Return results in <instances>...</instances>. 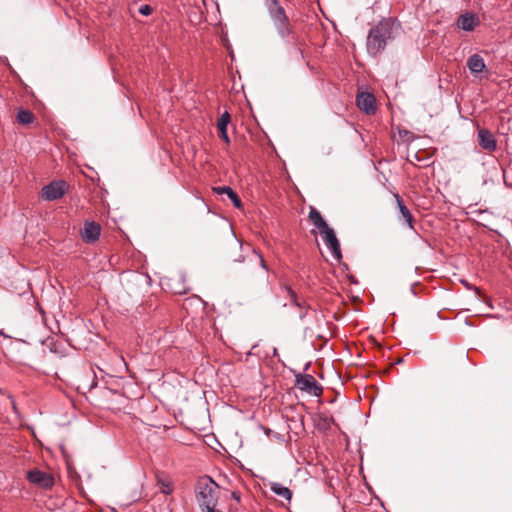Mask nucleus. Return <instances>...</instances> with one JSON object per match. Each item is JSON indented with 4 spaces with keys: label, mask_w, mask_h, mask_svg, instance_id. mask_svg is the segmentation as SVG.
Instances as JSON below:
<instances>
[{
    "label": "nucleus",
    "mask_w": 512,
    "mask_h": 512,
    "mask_svg": "<svg viewBox=\"0 0 512 512\" xmlns=\"http://www.w3.org/2000/svg\"><path fill=\"white\" fill-rule=\"evenodd\" d=\"M399 24L393 18H383L373 26L367 35L366 49L372 57H378L385 50L387 44L394 40Z\"/></svg>",
    "instance_id": "1"
},
{
    "label": "nucleus",
    "mask_w": 512,
    "mask_h": 512,
    "mask_svg": "<svg viewBox=\"0 0 512 512\" xmlns=\"http://www.w3.org/2000/svg\"><path fill=\"white\" fill-rule=\"evenodd\" d=\"M308 217L312 224L317 229H319L322 239L326 246L330 249L333 257L340 261L342 258V253L339 240L337 239L334 230L328 226L320 212L314 207L310 208Z\"/></svg>",
    "instance_id": "2"
},
{
    "label": "nucleus",
    "mask_w": 512,
    "mask_h": 512,
    "mask_svg": "<svg viewBox=\"0 0 512 512\" xmlns=\"http://www.w3.org/2000/svg\"><path fill=\"white\" fill-rule=\"evenodd\" d=\"M219 489V485L210 476L205 475L198 478L195 485V496L202 510L207 507H216Z\"/></svg>",
    "instance_id": "3"
},
{
    "label": "nucleus",
    "mask_w": 512,
    "mask_h": 512,
    "mask_svg": "<svg viewBox=\"0 0 512 512\" xmlns=\"http://www.w3.org/2000/svg\"><path fill=\"white\" fill-rule=\"evenodd\" d=\"M265 7L279 36L283 39L291 36L294 33L293 26L280 2L278 0H266Z\"/></svg>",
    "instance_id": "4"
},
{
    "label": "nucleus",
    "mask_w": 512,
    "mask_h": 512,
    "mask_svg": "<svg viewBox=\"0 0 512 512\" xmlns=\"http://www.w3.org/2000/svg\"><path fill=\"white\" fill-rule=\"evenodd\" d=\"M295 386L301 391L307 392L313 396L319 397L323 388L316 379L310 374H297L295 377Z\"/></svg>",
    "instance_id": "5"
},
{
    "label": "nucleus",
    "mask_w": 512,
    "mask_h": 512,
    "mask_svg": "<svg viewBox=\"0 0 512 512\" xmlns=\"http://www.w3.org/2000/svg\"><path fill=\"white\" fill-rule=\"evenodd\" d=\"M67 188V183L64 180H55L41 189L40 196L46 201H55L66 194Z\"/></svg>",
    "instance_id": "6"
},
{
    "label": "nucleus",
    "mask_w": 512,
    "mask_h": 512,
    "mask_svg": "<svg viewBox=\"0 0 512 512\" xmlns=\"http://www.w3.org/2000/svg\"><path fill=\"white\" fill-rule=\"evenodd\" d=\"M235 245L238 248H240L242 251L244 250L242 243L236 241ZM245 250L247 252V255L241 254L239 257L233 258V261L239 262V263L245 262L246 260H249L251 262L254 261V262L258 263L264 270L268 271V267L266 265L264 257L260 252H258L254 248H252L250 245H246Z\"/></svg>",
    "instance_id": "7"
},
{
    "label": "nucleus",
    "mask_w": 512,
    "mask_h": 512,
    "mask_svg": "<svg viewBox=\"0 0 512 512\" xmlns=\"http://www.w3.org/2000/svg\"><path fill=\"white\" fill-rule=\"evenodd\" d=\"M356 104L358 108L367 115H373L377 110L376 98L369 92L359 93L356 97Z\"/></svg>",
    "instance_id": "8"
},
{
    "label": "nucleus",
    "mask_w": 512,
    "mask_h": 512,
    "mask_svg": "<svg viewBox=\"0 0 512 512\" xmlns=\"http://www.w3.org/2000/svg\"><path fill=\"white\" fill-rule=\"evenodd\" d=\"M479 146L488 152H494L497 149V140L494 134L485 128H479L477 132Z\"/></svg>",
    "instance_id": "9"
},
{
    "label": "nucleus",
    "mask_w": 512,
    "mask_h": 512,
    "mask_svg": "<svg viewBox=\"0 0 512 512\" xmlns=\"http://www.w3.org/2000/svg\"><path fill=\"white\" fill-rule=\"evenodd\" d=\"M27 479L29 482L42 488H50L54 484V479L51 475L37 469L28 471Z\"/></svg>",
    "instance_id": "10"
},
{
    "label": "nucleus",
    "mask_w": 512,
    "mask_h": 512,
    "mask_svg": "<svg viewBox=\"0 0 512 512\" xmlns=\"http://www.w3.org/2000/svg\"><path fill=\"white\" fill-rule=\"evenodd\" d=\"M101 234V227L95 221L85 222L84 228L81 232L82 240L87 244L96 242Z\"/></svg>",
    "instance_id": "11"
},
{
    "label": "nucleus",
    "mask_w": 512,
    "mask_h": 512,
    "mask_svg": "<svg viewBox=\"0 0 512 512\" xmlns=\"http://www.w3.org/2000/svg\"><path fill=\"white\" fill-rule=\"evenodd\" d=\"M394 198H395L397 207L399 209V212L401 214V218L403 219V221L405 223H407V225L409 226V228L411 230L415 231V228H414L415 219H414L413 215L411 214L410 210L405 205L404 200L398 193L394 194Z\"/></svg>",
    "instance_id": "12"
},
{
    "label": "nucleus",
    "mask_w": 512,
    "mask_h": 512,
    "mask_svg": "<svg viewBox=\"0 0 512 512\" xmlns=\"http://www.w3.org/2000/svg\"><path fill=\"white\" fill-rule=\"evenodd\" d=\"M280 288L290 298L291 305L300 309L299 317L303 319L306 316L305 303L299 300L297 293L289 285L281 284Z\"/></svg>",
    "instance_id": "13"
},
{
    "label": "nucleus",
    "mask_w": 512,
    "mask_h": 512,
    "mask_svg": "<svg viewBox=\"0 0 512 512\" xmlns=\"http://www.w3.org/2000/svg\"><path fill=\"white\" fill-rule=\"evenodd\" d=\"M478 24V17L471 13L462 14L457 19V26L464 31H473Z\"/></svg>",
    "instance_id": "14"
},
{
    "label": "nucleus",
    "mask_w": 512,
    "mask_h": 512,
    "mask_svg": "<svg viewBox=\"0 0 512 512\" xmlns=\"http://www.w3.org/2000/svg\"><path fill=\"white\" fill-rule=\"evenodd\" d=\"M467 67L473 75L477 76L485 70L486 65L482 56L473 54L467 59Z\"/></svg>",
    "instance_id": "15"
},
{
    "label": "nucleus",
    "mask_w": 512,
    "mask_h": 512,
    "mask_svg": "<svg viewBox=\"0 0 512 512\" xmlns=\"http://www.w3.org/2000/svg\"><path fill=\"white\" fill-rule=\"evenodd\" d=\"M230 121H231V116H230V114L227 111H225L218 118V121H217L218 135L227 144L230 143V138H229V136L227 134V126L230 123Z\"/></svg>",
    "instance_id": "16"
},
{
    "label": "nucleus",
    "mask_w": 512,
    "mask_h": 512,
    "mask_svg": "<svg viewBox=\"0 0 512 512\" xmlns=\"http://www.w3.org/2000/svg\"><path fill=\"white\" fill-rule=\"evenodd\" d=\"M213 191L216 194H219V195H221V194L229 195V199L232 201L233 205L236 208H241L242 207L241 199L239 198L237 193L231 187H229V186H217V187L213 188Z\"/></svg>",
    "instance_id": "17"
},
{
    "label": "nucleus",
    "mask_w": 512,
    "mask_h": 512,
    "mask_svg": "<svg viewBox=\"0 0 512 512\" xmlns=\"http://www.w3.org/2000/svg\"><path fill=\"white\" fill-rule=\"evenodd\" d=\"M270 489L277 496L282 497V498L286 499L287 501H290L292 498L291 490L288 487H285L278 482L271 483Z\"/></svg>",
    "instance_id": "18"
},
{
    "label": "nucleus",
    "mask_w": 512,
    "mask_h": 512,
    "mask_svg": "<svg viewBox=\"0 0 512 512\" xmlns=\"http://www.w3.org/2000/svg\"><path fill=\"white\" fill-rule=\"evenodd\" d=\"M17 120L19 123L28 125L34 122L35 116L30 110H19L17 113Z\"/></svg>",
    "instance_id": "19"
},
{
    "label": "nucleus",
    "mask_w": 512,
    "mask_h": 512,
    "mask_svg": "<svg viewBox=\"0 0 512 512\" xmlns=\"http://www.w3.org/2000/svg\"><path fill=\"white\" fill-rule=\"evenodd\" d=\"M153 9L149 5H142L139 8V13L143 16H149L152 13Z\"/></svg>",
    "instance_id": "20"
},
{
    "label": "nucleus",
    "mask_w": 512,
    "mask_h": 512,
    "mask_svg": "<svg viewBox=\"0 0 512 512\" xmlns=\"http://www.w3.org/2000/svg\"><path fill=\"white\" fill-rule=\"evenodd\" d=\"M323 422L326 427H330L331 425H336L335 419L333 416L330 417H324Z\"/></svg>",
    "instance_id": "21"
},
{
    "label": "nucleus",
    "mask_w": 512,
    "mask_h": 512,
    "mask_svg": "<svg viewBox=\"0 0 512 512\" xmlns=\"http://www.w3.org/2000/svg\"><path fill=\"white\" fill-rule=\"evenodd\" d=\"M231 496L236 501H238V502L240 501V493L239 492L233 491Z\"/></svg>",
    "instance_id": "22"
}]
</instances>
